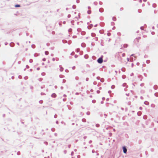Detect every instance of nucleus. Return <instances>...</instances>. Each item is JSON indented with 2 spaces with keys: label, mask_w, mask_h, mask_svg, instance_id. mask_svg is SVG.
<instances>
[{
  "label": "nucleus",
  "mask_w": 158,
  "mask_h": 158,
  "mask_svg": "<svg viewBox=\"0 0 158 158\" xmlns=\"http://www.w3.org/2000/svg\"><path fill=\"white\" fill-rule=\"evenodd\" d=\"M133 54L131 55L130 57V60L131 61H133V60H135V57H134V58L133 57Z\"/></svg>",
  "instance_id": "nucleus-1"
},
{
  "label": "nucleus",
  "mask_w": 158,
  "mask_h": 158,
  "mask_svg": "<svg viewBox=\"0 0 158 158\" xmlns=\"http://www.w3.org/2000/svg\"><path fill=\"white\" fill-rule=\"evenodd\" d=\"M98 62L99 63H102V58H99L98 60Z\"/></svg>",
  "instance_id": "nucleus-2"
},
{
  "label": "nucleus",
  "mask_w": 158,
  "mask_h": 158,
  "mask_svg": "<svg viewBox=\"0 0 158 158\" xmlns=\"http://www.w3.org/2000/svg\"><path fill=\"white\" fill-rule=\"evenodd\" d=\"M123 150L124 153H126L127 152V149L126 147H123Z\"/></svg>",
  "instance_id": "nucleus-3"
},
{
  "label": "nucleus",
  "mask_w": 158,
  "mask_h": 158,
  "mask_svg": "<svg viewBox=\"0 0 158 158\" xmlns=\"http://www.w3.org/2000/svg\"><path fill=\"white\" fill-rule=\"evenodd\" d=\"M52 97L55 98L56 96V95L55 94H53L52 95Z\"/></svg>",
  "instance_id": "nucleus-4"
},
{
  "label": "nucleus",
  "mask_w": 158,
  "mask_h": 158,
  "mask_svg": "<svg viewBox=\"0 0 158 158\" xmlns=\"http://www.w3.org/2000/svg\"><path fill=\"white\" fill-rule=\"evenodd\" d=\"M15 7H19L20 6V5H16L15 6Z\"/></svg>",
  "instance_id": "nucleus-5"
},
{
  "label": "nucleus",
  "mask_w": 158,
  "mask_h": 158,
  "mask_svg": "<svg viewBox=\"0 0 158 158\" xmlns=\"http://www.w3.org/2000/svg\"><path fill=\"white\" fill-rule=\"evenodd\" d=\"M45 54L46 55H48V51H46L45 52Z\"/></svg>",
  "instance_id": "nucleus-6"
},
{
  "label": "nucleus",
  "mask_w": 158,
  "mask_h": 158,
  "mask_svg": "<svg viewBox=\"0 0 158 158\" xmlns=\"http://www.w3.org/2000/svg\"><path fill=\"white\" fill-rule=\"evenodd\" d=\"M63 69L62 68V67L60 68V70L61 71H62L63 70Z\"/></svg>",
  "instance_id": "nucleus-7"
},
{
  "label": "nucleus",
  "mask_w": 158,
  "mask_h": 158,
  "mask_svg": "<svg viewBox=\"0 0 158 158\" xmlns=\"http://www.w3.org/2000/svg\"><path fill=\"white\" fill-rule=\"evenodd\" d=\"M87 12L88 14H89L91 13V11L89 10Z\"/></svg>",
  "instance_id": "nucleus-8"
},
{
  "label": "nucleus",
  "mask_w": 158,
  "mask_h": 158,
  "mask_svg": "<svg viewBox=\"0 0 158 158\" xmlns=\"http://www.w3.org/2000/svg\"><path fill=\"white\" fill-rule=\"evenodd\" d=\"M114 87H115L114 86V85H113L111 86V88L113 89L114 88Z\"/></svg>",
  "instance_id": "nucleus-9"
},
{
  "label": "nucleus",
  "mask_w": 158,
  "mask_h": 158,
  "mask_svg": "<svg viewBox=\"0 0 158 158\" xmlns=\"http://www.w3.org/2000/svg\"><path fill=\"white\" fill-rule=\"evenodd\" d=\"M96 126L97 127H98L99 126V125L98 124H97L96 125Z\"/></svg>",
  "instance_id": "nucleus-10"
},
{
  "label": "nucleus",
  "mask_w": 158,
  "mask_h": 158,
  "mask_svg": "<svg viewBox=\"0 0 158 158\" xmlns=\"http://www.w3.org/2000/svg\"><path fill=\"white\" fill-rule=\"evenodd\" d=\"M140 29L142 30H143V27H140Z\"/></svg>",
  "instance_id": "nucleus-11"
},
{
  "label": "nucleus",
  "mask_w": 158,
  "mask_h": 158,
  "mask_svg": "<svg viewBox=\"0 0 158 158\" xmlns=\"http://www.w3.org/2000/svg\"><path fill=\"white\" fill-rule=\"evenodd\" d=\"M43 60L44 61H45L46 60V59L45 58H44L43 59Z\"/></svg>",
  "instance_id": "nucleus-12"
},
{
  "label": "nucleus",
  "mask_w": 158,
  "mask_h": 158,
  "mask_svg": "<svg viewBox=\"0 0 158 158\" xmlns=\"http://www.w3.org/2000/svg\"><path fill=\"white\" fill-rule=\"evenodd\" d=\"M75 69V67L73 66V67H72V69Z\"/></svg>",
  "instance_id": "nucleus-13"
},
{
  "label": "nucleus",
  "mask_w": 158,
  "mask_h": 158,
  "mask_svg": "<svg viewBox=\"0 0 158 158\" xmlns=\"http://www.w3.org/2000/svg\"><path fill=\"white\" fill-rule=\"evenodd\" d=\"M148 103V102H144V103H145V104H146V105H147Z\"/></svg>",
  "instance_id": "nucleus-14"
},
{
  "label": "nucleus",
  "mask_w": 158,
  "mask_h": 158,
  "mask_svg": "<svg viewBox=\"0 0 158 158\" xmlns=\"http://www.w3.org/2000/svg\"><path fill=\"white\" fill-rule=\"evenodd\" d=\"M129 60H130V59H129V58H127V60L128 61H129Z\"/></svg>",
  "instance_id": "nucleus-15"
},
{
  "label": "nucleus",
  "mask_w": 158,
  "mask_h": 158,
  "mask_svg": "<svg viewBox=\"0 0 158 158\" xmlns=\"http://www.w3.org/2000/svg\"><path fill=\"white\" fill-rule=\"evenodd\" d=\"M102 99L103 100H104L105 99V98L103 97V98H102Z\"/></svg>",
  "instance_id": "nucleus-16"
},
{
  "label": "nucleus",
  "mask_w": 158,
  "mask_h": 158,
  "mask_svg": "<svg viewBox=\"0 0 158 158\" xmlns=\"http://www.w3.org/2000/svg\"><path fill=\"white\" fill-rule=\"evenodd\" d=\"M87 114H88V115H89V112H87Z\"/></svg>",
  "instance_id": "nucleus-17"
},
{
  "label": "nucleus",
  "mask_w": 158,
  "mask_h": 158,
  "mask_svg": "<svg viewBox=\"0 0 158 158\" xmlns=\"http://www.w3.org/2000/svg\"><path fill=\"white\" fill-rule=\"evenodd\" d=\"M155 5H156L155 4H154L153 5V7H155Z\"/></svg>",
  "instance_id": "nucleus-18"
},
{
  "label": "nucleus",
  "mask_w": 158,
  "mask_h": 158,
  "mask_svg": "<svg viewBox=\"0 0 158 158\" xmlns=\"http://www.w3.org/2000/svg\"><path fill=\"white\" fill-rule=\"evenodd\" d=\"M111 92V91H108V93H110Z\"/></svg>",
  "instance_id": "nucleus-19"
},
{
  "label": "nucleus",
  "mask_w": 158,
  "mask_h": 158,
  "mask_svg": "<svg viewBox=\"0 0 158 158\" xmlns=\"http://www.w3.org/2000/svg\"><path fill=\"white\" fill-rule=\"evenodd\" d=\"M37 70H39L40 69V68H37Z\"/></svg>",
  "instance_id": "nucleus-20"
},
{
  "label": "nucleus",
  "mask_w": 158,
  "mask_h": 158,
  "mask_svg": "<svg viewBox=\"0 0 158 158\" xmlns=\"http://www.w3.org/2000/svg\"><path fill=\"white\" fill-rule=\"evenodd\" d=\"M143 1L144 2H145L147 1V0H143Z\"/></svg>",
  "instance_id": "nucleus-21"
},
{
  "label": "nucleus",
  "mask_w": 158,
  "mask_h": 158,
  "mask_svg": "<svg viewBox=\"0 0 158 158\" xmlns=\"http://www.w3.org/2000/svg\"><path fill=\"white\" fill-rule=\"evenodd\" d=\"M52 60H53V61H54V60H55V59H54V58H53Z\"/></svg>",
  "instance_id": "nucleus-22"
},
{
  "label": "nucleus",
  "mask_w": 158,
  "mask_h": 158,
  "mask_svg": "<svg viewBox=\"0 0 158 158\" xmlns=\"http://www.w3.org/2000/svg\"><path fill=\"white\" fill-rule=\"evenodd\" d=\"M73 152H72L71 153V154H72V155H73Z\"/></svg>",
  "instance_id": "nucleus-23"
},
{
  "label": "nucleus",
  "mask_w": 158,
  "mask_h": 158,
  "mask_svg": "<svg viewBox=\"0 0 158 158\" xmlns=\"http://www.w3.org/2000/svg\"><path fill=\"white\" fill-rule=\"evenodd\" d=\"M140 110H141V109H142V108L140 107Z\"/></svg>",
  "instance_id": "nucleus-24"
},
{
  "label": "nucleus",
  "mask_w": 158,
  "mask_h": 158,
  "mask_svg": "<svg viewBox=\"0 0 158 158\" xmlns=\"http://www.w3.org/2000/svg\"><path fill=\"white\" fill-rule=\"evenodd\" d=\"M157 27L158 28V24H157Z\"/></svg>",
  "instance_id": "nucleus-25"
},
{
  "label": "nucleus",
  "mask_w": 158,
  "mask_h": 158,
  "mask_svg": "<svg viewBox=\"0 0 158 158\" xmlns=\"http://www.w3.org/2000/svg\"><path fill=\"white\" fill-rule=\"evenodd\" d=\"M92 102L93 103H94V101H93Z\"/></svg>",
  "instance_id": "nucleus-26"
},
{
  "label": "nucleus",
  "mask_w": 158,
  "mask_h": 158,
  "mask_svg": "<svg viewBox=\"0 0 158 158\" xmlns=\"http://www.w3.org/2000/svg\"><path fill=\"white\" fill-rule=\"evenodd\" d=\"M69 16H70V15H69L68 16V17H69Z\"/></svg>",
  "instance_id": "nucleus-27"
},
{
  "label": "nucleus",
  "mask_w": 158,
  "mask_h": 158,
  "mask_svg": "<svg viewBox=\"0 0 158 158\" xmlns=\"http://www.w3.org/2000/svg\"><path fill=\"white\" fill-rule=\"evenodd\" d=\"M139 64V63H137V65H138V64Z\"/></svg>",
  "instance_id": "nucleus-28"
},
{
  "label": "nucleus",
  "mask_w": 158,
  "mask_h": 158,
  "mask_svg": "<svg viewBox=\"0 0 158 158\" xmlns=\"http://www.w3.org/2000/svg\"><path fill=\"white\" fill-rule=\"evenodd\" d=\"M97 92L98 93H99V92H98V91H97Z\"/></svg>",
  "instance_id": "nucleus-29"
},
{
  "label": "nucleus",
  "mask_w": 158,
  "mask_h": 158,
  "mask_svg": "<svg viewBox=\"0 0 158 158\" xmlns=\"http://www.w3.org/2000/svg\"><path fill=\"white\" fill-rule=\"evenodd\" d=\"M97 92L98 93H99V92H98V91H97Z\"/></svg>",
  "instance_id": "nucleus-30"
},
{
  "label": "nucleus",
  "mask_w": 158,
  "mask_h": 158,
  "mask_svg": "<svg viewBox=\"0 0 158 158\" xmlns=\"http://www.w3.org/2000/svg\"><path fill=\"white\" fill-rule=\"evenodd\" d=\"M70 31V29L69 30V31Z\"/></svg>",
  "instance_id": "nucleus-31"
},
{
  "label": "nucleus",
  "mask_w": 158,
  "mask_h": 158,
  "mask_svg": "<svg viewBox=\"0 0 158 158\" xmlns=\"http://www.w3.org/2000/svg\"><path fill=\"white\" fill-rule=\"evenodd\" d=\"M124 56V54H123V56Z\"/></svg>",
  "instance_id": "nucleus-32"
}]
</instances>
